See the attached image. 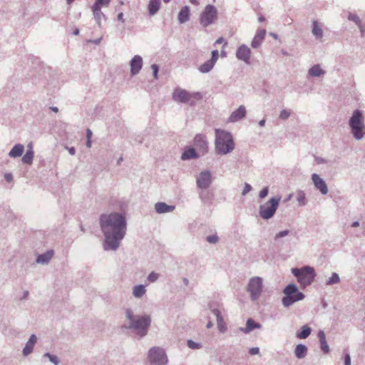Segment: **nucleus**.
Returning a JSON list of instances; mask_svg holds the SVG:
<instances>
[{"label": "nucleus", "instance_id": "2eb2a0df", "mask_svg": "<svg viewBox=\"0 0 365 365\" xmlns=\"http://www.w3.org/2000/svg\"><path fill=\"white\" fill-rule=\"evenodd\" d=\"M251 51L246 45L242 44L237 50L236 57L246 64L250 63Z\"/></svg>", "mask_w": 365, "mask_h": 365}, {"label": "nucleus", "instance_id": "f8f14e48", "mask_svg": "<svg viewBox=\"0 0 365 365\" xmlns=\"http://www.w3.org/2000/svg\"><path fill=\"white\" fill-rule=\"evenodd\" d=\"M212 183V176L210 170H206L200 173L196 180V185L200 190L207 189Z\"/></svg>", "mask_w": 365, "mask_h": 365}, {"label": "nucleus", "instance_id": "37998d69", "mask_svg": "<svg viewBox=\"0 0 365 365\" xmlns=\"http://www.w3.org/2000/svg\"><path fill=\"white\" fill-rule=\"evenodd\" d=\"M289 116H290V112L285 109H283L282 110L280 111L279 118L283 120H285L288 119L289 118Z\"/></svg>", "mask_w": 365, "mask_h": 365}, {"label": "nucleus", "instance_id": "f03ea898", "mask_svg": "<svg viewBox=\"0 0 365 365\" xmlns=\"http://www.w3.org/2000/svg\"><path fill=\"white\" fill-rule=\"evenodd\" d=\"M125 314L126 319L128 321V324L125 325L126 329L133 330L140 338H143L148 334L152 322L150 315H135L130 308L125 310Z\"/></svg>", "mask_w": 365, "mask_h": 365}, {"label": "nucleus", "instance_id": "4468645a", "mask_svg": "<svg viewBox=\"0 0 365 365\" xmlns=\"http://www.w3.org/2000/svg\"><path fill=\"white\" fill-rule=\"evenodd\" d=\"M311 178L315 188L319 190L322 195H327L328 193L329 190L325 181L318 174H312Z\"/></svg>", "mask_w": 365, "mask_h": 365}, {"label": "nucleus", "instance_id": "e433bc0d", "mask_svg": "<svg viewBox=\"0 0 365 365\" xmlns=\"http://www.w3.org/2000/svg\"><path fill=\"white\" fill-rule=\"evenodd\" d=\"M110 1L111 0H96L92 7L101 9L102 7H108Z\"/></svg>", "mask_w": 365, "mask_h": 365}, {"label": "nucleus", "instance_id": "2f4dec72", "mask_svg": "<svg viewBox=\"0 0 365 365\" xmlns=\"http://www.w3.org/2000/svg\"><path fill=\"white\" fill-rule=\"evenodd\" d=\"M34 158V152L31 150H26V153L21 158V161L24 164L31 165Z\"/></svg>", "mask_w": 365, "mask_h": 365}, {"label": "nucleus", "instance_id": "864d4df0", "mask_svg": "<svg viewBox=\"0 0 365 365\" xmlns=\"http://www.w3.org/2000/svg\"><path fill=\"white\" fill-rule=\"evenodd\" d=\"M219 57V53L217 50H214L212 51V57L210 59V61H212V62L215 64Z\"/></svg>", "mask_w": 365, "mask_h": 365}, {"label": "nucleus", "instance_id": "338daca9", "mask_svg": "<svg viewBox=\"0 0 365 365\" xmlns=\"http://www.w3.org/2000/svg\"><path fill=\"white\" fill-rule=\"evenodd\" d=\"M225 41V39L223 37H220L219 38H217L216 41H215V44H220V43H222Z\"/></svg>", "mask_w": 365, "mask_h": 365}, {"label": "nucleus", "instance_id": "412c9836", "mask_svg": "<svg viewBox=\"0 0 365 365\" xmlns=\"http://www.w3.org/2000/svg\"><path fill=\"white\" fill-rule=\"evenodd\" d=\"M190 16V9L188 6H184L180 11L178 20L180 24H184L189 21Z\"/></svg>", "mask_w": 365, "mask_h": 365}, {"label": "nucleus", "instance_id": "f704fd0d", "mask_svg": "<svg viewBox=\"0 0 365 365\" xmlns=\"http://www.w3.org/2000/svg\"><path fill=\"white\" fill-rule=\"evenodd\" d=\"M297 201L300 206H304L306 205V195L303 190H298L297 192Z\"/></svg>", "mask_w": 365, "mask_h": 365}, {"label": "nucleus", "instance_id": "4be33fe9", "mask_svg": "<svg viewBox=\"0 0 365 365\" xmlns=\"http://www.w3.org/2000/svg\"><path fill=\"white\" fill-rule=\"evenodd\" d=\"M262 327V325L256 322L254 319L250 318L246 322V327L245 328H240L241 331L247 334L255 329H260Z\"/></svg>", "mask_w": 365, "mask_h": 365}, {"label": "nucleus", "instance_id": "9b49d317", "mask_svg": "<svg viewBox=\"0 0 365 365\" xmlns=\"http://www.w3.org/2000/svg\"><path fill=\"white\" fill-rule=\"evenodd\" d=\"M217 17V10L216 7L213 5L208 4L205 7L200 14V23L203 27H207L215 22Z\"/></svg>", "mask_w": 365, "mask_h": 365}, {"label": "nucleus", "instance_id": "a19ab883", "mask_svg": "<svg viewBox=\"0 0 365 365\" xmlns=\"http://www.w3.org/2000/svg\"><path fill=\"white\" fill-rule=\"evenodd\" d=\"M187 346L191 349H200L202 348V344L198 342H195L191 339H188L187 341Z\"/></svg>", "mask_w": 365, "mask_h": 365}, {"label": "nucleus", "instance_id": "cd10ccee", "mask_svg": "<svg viewBox=\"0 0 365 365\" xmlns=\"http://www.w3.org/2000/svg\"><path fill=\"white\" fill-rule=\"evenodd\" d=\"M307 353V346L299 344L296 346V348L294 349V354L295 356L299 359H303L305 357Z\"/></svg>", "mask_w": 365, "mask_h": 365}, {"label": "nucleus", "instance_id": "680f3d73", "mask_svg": "<svg viewBox=\"0 0 365 365\" xmlns=\"http://www.w3.org/2000/svg\"><path fill=\"white\" fill-rule=\"evenodd\" d=\"M92 137V131L90 129L86 130V139H91Z\"/></svg>", "mask_w": 365, "mask_h": 365}, {"label": "nucleus", "instance_id": "ddd939ff", "mask_svg": "<svg viewBox=\"0 0 365 365\" xmlns=\"http://www.w3.org/2000/svg\"><path fill=\"white\" fill-rule=\"evenodd\" d=\"M194 146L200 155H205L208 151L207 138L202 134L196 135L194 138Z\"/></svg>", "mask_w": 365, "mask_h": 365}, {"label": "nucleus", "instance_id": "4d7b16f0", "mask_svg": "<svg viewBox=\"0 0 365 365\" xmlns=\"http://www.w3.org/2000/svg\"><path fill=\"white\" fill-rule=\"evenodd\" d=\"M344 365H351V356L348 353L344 355Z\"/></svg>", "mask_w": 365, "mask_h": 365}, {"label": "nucleus", "instance_id": "de8ad7c7", "mask_svg": "<svg viewBox=\"0 0 365 365\" xmlns=\"http://www.w3.org/2000/svg\"><path fill=\"white\" fill-rule=\"evenodd\" d=\"M289 233V231L287 230L281 231V232H278L274 236V240H277L279 238L284 237L287 236Z\"/></svg>", "mask_w": 365, "mask_h": 365}, {"label": "nucleus", "instance_id": "7c9ffc66", "mask_svg": "<svg viewBox=\"0 0 365 365\" xmlns=\"http://www.w3.org/2000/svg\"><path fill=\"white\" fill-rule=\"evenodd\" d=\"M91 9L93 13L94 19L96 20L98 26H101V20L103 19H105L104 14L101 11V9H96V8L91 7Z\"/></svg>", "mask_w": 365, "mask_h": 365}, {"label": "nucleus", "instance_id": "a18cd8bd", "mask_svg": "<svg viewBox=\"0 0 365 365\" xmlns=\"http://www.w3.org/2000/svg\"><path fill=\"white\" fill-rule=\"evenodd\" d=\"M199 197L202 201L206 202L208 200V192L205 191V190H201V191L199 192Z\"/></svg>", "mask_w": 365, "mask_h": 365}, {"label": "nucleus", "instance_id": "f3484780", "mask_svg": "<svg viewBox=\"0 0 365 365\" xmlns=\"http://www.w3.org/2000/svg\"><path fill=\"white\" fill-rule=\"evenodd\" d=\"M246 108L240 106L236 110L233 111L229 117V122L234 123L242 120L245 117Z\"/></svg>", "mask_w": 365, "mask_h": 365}, {"label": "nucleus", "instance_id": "6ab92c4d", "mask_svg": "<svg viewBox=\"0 0 365 365\" xmlns=\"http://www.w3.org/2000/svg\"><path fill=\"white\" fill-rule=\"evenodd\" d=\"M53 250H48L46 252L38 255L36 262L37 264H48L53 257Z\"/></svg>", "mask_w": 365, "mask_h": 365}, {"label": "nucleus", "instance_id": "bf43d9fd", "mask_svg": "<svg viewBox=\"0 0 365 365\" xmlns=\"http://www.w3.org/2000/svg\"><path fill=\"white\" fill-rule=\"evenodd\" d=\"M316 162L318 163V164H322V163H325L327 161L325 159L321 158V157H317L316 158Z\"/></svg>", "mask_w": 365, "mask_h": 365}, {"label": "nucleus", "instance_id": "09e8293b", "mask_svg": "<svg viewBox=\"0 0 365 365\" xmlns=\"http://www.w3.org/2000/svg\"><path fill=\"white\" fill-rule=\"evenodd\" d=\"M252 186L250 184H248L247 182H245L244 189L242 192V195H243V196L246 195L248 192H250L252 190Z\"/></svg>", "mask_w": 365, "mask_h": 365}, {"label": "nucleus", "instance_id": "58836bf2", "mask_svg": "<svg viewBox=\"0 0 365 365\" xmlns=\"http://www.w3.org/2000/svg\"><path fill=\"white\" fill-rule=\"evenodd\" d=\"M43 357H46L48 360L54 365H59V359L56 355L51 354L50 353H45L43 355Z\"/></svg>", "mask_w": 365, "mask_h": 365}, {"label": "nucleus", "instance_id": "c85d7f7f", "mask_svg": "<svg viewBox=\"0 0 365 365\" xmlns=\"http://www.w3.org/2000/svg\"><path fill=\"white\" fill-rule=\"evenodd\" d=\"M160 7V0H150L148 11L150 16L155 15Z\"/></svg>", "mask_w": 365, "mask_h": 365}, {"label": "nucleus", "instance_id": "13d9d810", "mask_svg": "<svg viewBox=\"0 0 365 365\" xmlns=\"http://www.w3.org/2000/svg\"><path fill=\"white\" fill-rule=\"evenodd\" d=\"M249 353L251 355H256L259 353V349L258 347H252L249 350Z\"/></svg>", "mask_w": 365, "mask_h": 365}, {"label": "nucleus", "instance_id": "c9c22d12", "mask_svg": "<svg viewBox=\"0 0 365 365\" xmlns=\"http://www.w3.org/2000/svg\"><path fill=\"white\" fill-rule=\"evenodd\" d=\"M340 282V277L336 272H333L331 276L327 280L326 285H334Z\"/></svg>", "mask_w": 365, "mask_h": 365}, {"label": "nucleus", "instance_id": "8fccbe9b", "mask_svg": "<svg viewBox=\"0 0 365 365\" xmlns=\"http://www.w3.org/2000/svg\"><path fill=\"white\" fill-rule=\"evenodd\" d=\"M151 69L153 70V77L155 79H158V71H159L158 66L157 64H153L151 66Z\"/></svg>", "mask_w": 365, "mask_h": 365}, {"label": "nucleus", "instance_id": "5701e85b", "mask_svg": "<svg viewBox=\"0 0 365 365\" xmlns=\"http://www.w3.org/2000/svg\"><path fill=\"white\" fill-rule=\"evenodd\" d=\"M24 151V146L22 144H16L9 151L8 155L11 158L21 157Z\"/></svg>", "mask_w": 365, "mask_h": 365}, {"label": "nucleus", "instance_id": "79ce46f5", "mask_svg": "<svg viewBox=\"0 0 365 365\" xmlns=\"http://www.w3.org/2000/svg\"><path fill=\"white\" fill-rule=\"evenodd\" d=\"M159 274L158 273H156L155 272H150L148 277H147V280L148 282L150 283H153V282H155L158 278H159Z\"/></svg>", "mask_w": 365, "mask_h": 365}, {"label": "nucleus", "instance_id": "dca6fc26", "mask_svg": "<svg viewBox=\"0 0 365 365\" xmlns=\"http://www.w3.org/2000/svg\"><path fill=\"white\" fill-rule=\"evenodd\" d=\"M130 74L135 76L138 74L143 67V58L139 55H135L130 61Z\"/></svg>", "mask_w": 365, "mask_h": 365}, {"label": "nucleus", "instance_id": "a878e982", "mask_svg": "<svg viewBox=\"0 0 365 365\" xmlns=\"http://www.w3.org/2000/svg\"><path fill=\"white\" fill-rule=\"evenodd\" d=\"M146 292L145 285L138 284L133 287V295L135 298H142Z\"/></svg>", "mask_w": 365, "mask_h": 365}, {"label": "nucleus", "instance_id": "423d86ee", "mask_svg": "<svg viewBox=\"0 0 365 365\" xmlns=\"http://www.w3.org/2000/svg\"><path fill=\"white\" fill-rule=\"evenodd\" d=\"M292 273L304 287L310 285L316 277L314 269L310 266H304L299 269L292 268Z\"/></svg>", "mask_w": 365, "mask_h": 365}, {"label": "nucleus", "instance_id": "0eeeda50", "mask_svg": "<svg viewBox=\"0 0 365 365\" xmlns=\"http://www.w3.org/2000/svg\"><path fill=\"white\" fill-rule=\"evenodd\" d=\"M281 197L275 196L259 207V215L263 220H269L274 215L278 207Z\"/></svg>", "mask_w": 365, "mask_h": 365}, {"label": "nucleus", "instance_id": "3c124183", "mask_svg": "<svg viewBox=\"0 0 365 365\" xmlns=\"http://www.w3.org/2000/svg\"><path fill=\"white\" fill-rule=\"evenodd\" d=\"M268 192H269V187H264L259 193V197L261 198V199H263L267 195H268Z\"/></svg>", "mask_w": 365, "mask_h": 365}, {"label": "nucleus", "instance_id": "4c0bfd02", "mask_svg": "<svg viewBox=\"0 0 365 365\" xmlns=\"http://www.w3.org/2000/svg\"><path fill=\"white\" fill-rule=\"evenodd\" d=\"M347 19L349 21L354 22L358 26H361V24H362L360 18L355 14L349 13Z\"/></svg>", "mask_w": 365, "mask_h": 365}, {"label": "nucleus", "instance_id": "6e6552de", "mask_svg": "<svg viewBox=\"0 0 365 365\" xmlns=\"http://www.w3.org/2000/svg\"><path fill=\"white\" fill-rule=\"evenodd\" d=\"M148 359L151 365H167L168 364V357L165 350L160 346H153L148 350Z\"/></svg>", "mask_w": 365, "mask_h": 365}, {"label": "nucleus", "instance_id": "f257e3e1", "mask_svg": "<svg viewBox=\"0 0 365 365\" xmlns=\"http://www.w3.org/2000/svg\"><path fill=\"white\" fill-rule=\"evenodd\" d=\"M100 225L105 237L103 249L115 251L126 234L125 217L119 212L103 214L100 217Z\"/></svg>", "mask_w": 365, "mask_h": 365}, {"label": "nucleus", "instance_id": "e2e57ef3", "mask_svg": "<svg viewBox=\"0 0 365 365\" xmlns=\"http://www.w3.org/2000/svg\"><path fill=\"white\" fill-rule=\"evenodd\" d=\"M101 39H102V38L101 37V38L95 39V40H88V42H92V43L98 45V44L100 43Z\"/></svg>", "mask_w": 365, "mask_h": 365}, {"label": "nucleus", "instance_id": "393cba45", "mask_svg": "<svg viewBox=\"0 0 365 365\" xmlns=\"http://www.w3.org/2000/svg\"><path fill=\"white\" fill-rule=\"evenodd\" d=\"M317 336H318V338L319 340L320 348H321L322 351L325 354L329 353L330 349H329V346L327 342L326 336H325L324 331L320 330L318 332Z\"/></svg>", "mask_w": 365, "mask_h": 365}, {"label": "nucleus", "instance_id": "052dcab7", "mask_svg": "<svg viewBox=\"0 0 365 365\" xmlns=\"http://www.w3.org/2000/svg\"><path fill=\"white\" fill-rule=\"evenodd\" d=\"M358 27H359V29L360 30V32H361V36L364 37V34H365V29H364V26L361 24V26H358Z\"/></svg>", "mask_w": 365, "mask_h": 365}, {"label": "nucleus", "instance_id": "ea45409f", "mask_svg": "<svg viewBox=\"0 0 365 365\" xmlns=\"http://www.w3.org/2000/svg\"><path fill=\"white\" fill-rule=\"evenodd\" d=\"M217 327L221 333H225L227 330V325L224 321L223 317L217 320Z\"/></svg>", "mask_w": 365, "mask_h": 365}, {"label": "nucleus", "instance_id": "774afa93", "mask_svg": "<svg viewBox=\"0 0 365 365\" xmlns=\"http://www.w3.org/2000/svg\"><path fill=\"white\" fill-rule=\"evenodd\" d=\"M29 291H27V290H26V291H25V292H24V294H23V296H22V297L21 298V300L24 299H26V298L28 297V296H29Z\"/></svg>", "mask_w": 365, "mask_h": 365}, {"label": "nucleus", "instance_id": "9d476101", "mask_svg": "<svg viewBox=\"0 0 365 365\" xmlns=\"http://www.w3.org/2000/svg\"><path fill=\"white\" fill-rule=\"evenodd\" d=\"M192 98L201 99L202 95L199 92L190 93L180 88H175L173 93V99L176 102L182 103H190L192 106L195 103L194 101H191Z\"/></svg>", "mask_w": 365, "mask_h": 365}, {"label": "nucleus", "instance_id": "b1692460", "mask_svg": "<svg viewBox=\"0 0 365 365\" xmlns=\"http://www.w3.org/2000/svg\"><path fill=\"white\" fill-rule=\"evenodd\" d=\"M200 156V155L198 153V152L196 151L195 148H189L182 153L181 159L182 160H186L190 159L197 158Z\"/></svg>", "mask_w": 365, "mask_h": 365}, {"label": "nucleus", "instance_id": "c03bdc74", "mask_svg": "<svg viewBox=\"0 0 365 365\" xmlns=\"http://www.w3.org/2000/svg\"><path fill=\"white\" fill-rule=\"evenodd\" d=\"M206 240L209 243L216 244L219 240V237L216 235H209L206 237Z\"/></svg>", "mask_w": 365, "mask_h": 365}, {"label": "nucleus", "instance_id": "bb28decb", "mask_svg": "<svg viewBox=\"0 0 365 365\" xmlns=\"http://www.w3.org/2000/svg\"><path fill=\"white\" fill-rule=\"evenodd\" d=\"M308 74L312 77H319L325 74V71L322 69L320 65L316 64L309 69Z\"/></svg>", "mask_w": 365, "mask_h": 365}, {"label": "nucleus", "instance_id": "69168bd1", "mask_svg": "<svg viewBox=\"0 0 365 365\" xmlns=\"http://www.w3.org/2000/svg\"><path fill=\"white\" fill-rule=\"evenodd\" d=\"M118 19L119 21H120L121 22H123V23L125 22V19H123V13H119L118 14Z\"/></svg>", "mask_w": 365, "mask_h": 365}, {"label": "nucleus", "instance_id": "603ef678", "mask_svg": "<svg viewBox=\"0 0 365 365\" xmlns=\"http://www.w3.org/2000/svg\"><path fill=\"white\" fill-rule=\"evenodd\" d=\"M265 34H266V31L264 29H261L257 32L255 36H257V38H258L259 39L262 41L265 37Z\"/></svg>", "mask_w": 365, "mask_h": 365}, {"label": "nucleus", "instance_id": "39448f33", "mask_svg": "<svg viewBox=\"0 0 365 365\" xmlns=\"http://www.w3.org/2000/svg\"><path fill=\"white\" fill-rule=\"evenodd\" d=\"M284 296L282 299V305L284 307H289L297 302L304 299V294L299 292L294 284H289L283 290Z\"/></svg>", "mask_w": 365, "mask_h": 365}, {"label": "nucleus", "instance_id": "c756f323", "mask_svg": "<svg viewBox=\"0 0 365 365\" xmlns=\"http://www.w3.org/2000/svg\"><path fill=\"white\" fill-rule=\"evenodd\" d=\"M215 63L212 62V61H210V59L203 63L202 65L200 66L198 68V70L202 73H207L210 72L214 67Z\"/></svg>", "mask_w": 365, "mask_h": 365}, {"label": "nucleus", "instance_id": "a211bd4d", "mask_svg": "<svg viewBox=\"0 0 365 365\" xmlns=\"http://www.w3.org/2000/svg\"><path fill=\"white\" fill-rule=\"evenodd\" d=\"M37 341V337L35 334H31L29 337V339L26 342L24 348L23 349L22 353L23 355L26 356L32 353L34 350V347Z\"/></svg>", "mask_w": 365, "mask_h": 365}, {"label": "nucleus", "instance_id": "7ed1b4c3", "mask_svg": "<svg viewBox=\"0 0 365 365\" xmlns=\"http://www.w3.org/2000/svg\"><path fill=\"white\" fill-rule=\"evenodd\" d=\"M233 137L230 132L215 129V151L217 155H225L235 149Z\"/></svg>", "mask_w": 365, "mask_h": 365}, {"label": "nucleus", "instance_id": "0e129e2a", "mask_svg": "<svg viewBox=\"0 0 365 365\" xmlns=\"http://www.w3.org/2000/svg\"><path fill=\"white\" fill-rule=\"evenodd\" d=\"M68 153H70V155H74L75 153H76V149L74 147H71L70 148H68Z\"/></svg>", "mask_w": 365, "mask_h": 365}, {"label": "nucleus", "instance_id": "1a4fd4ad", "mask_svg": "<svg viewBox=\"0 0 365 365\" xmlns=\"http://www.w3.org/2000/svg\"><path fill=\"white\" fill-rule=\"evenodd\" d=\"M247 292L252 301L255 302L260 297L263 290V279L260 277H251L247 285Z\"/></svg>", "mask_w": 365, "mask_h": 365}, {"label": "nucleus", "instance_id": "aec40b11", "mask_svg": "<svg viewBox=\"0 0 365 365\" xmlns=\"http://www.w3.org/2000/svg\"><path fill=\"white\" fill-rule=\"evenodd\" d=\"M174 205H168L165 202H160L155 205V210L157 213L163 214L172 212L175 210Z\"/></svg>", "mask_w": 365, "mask_h": 365}, {"label": "nucleus", "instance_id": "72a5a7b5", "mask_svg": "<svg viewBox=\"0 0 365 365\" xmlns=\"http://www.w3.org/2000/svg\"><path fill=\"white\" fill-rule=\"evenodd\" d=\"M312 34L317 38H322L323 36L322 29L319 27L317 21H314L312 24Z\"/></svg>", "mask_w": 365, "mask_h": 365}, {"label": "nucleus", "instance_id": "49530a36", "mask_svg": "<svg viewBox=\"0 0 365 365\" xmlns=\"http://www.w3.org/2000/svg\"><path fill=\"white\" fill-rule=\"evenodd\" d=\"M262 41H261L260 39L257 38V36H255V37L253 38V39L252 41L251 45L253 48H257L261 45Z\"/></svg>", "mask_w": 365, "mask_h": 365}, {"label": "nucleus", "instance_id": "473e14b6", "mask_svg": "<svg viewBox=\"0 0 365 365\" xmlns=\"http://www.w3.org/2000/svg\"><path fill=\"white\" fill-rule=\"evenodd\" d=\"M312 329L307 325H304L302 327L300 332L297 334V336L299 339H307L311 334Z\"/></svg>", "mask_w": 365, "mask_h": 365}, {"label": "nucleus", "instance_id": "6e6d98bb", "mask_svg": "<svg viewBox=\"0 0 365 365\" xmlns=\"http://www.w3.org/2000/svg\"><path fill=\"white\" fill-rule=\"evenodd\" d=\"M4 179L6 182H11L14 180L13 175L11 173H5L4 174Z\"/></svg>", "mask_w": 365, "mask_h": 365}, {"label": "nucleus", "instance_id": "20e7f679", "mask_svg": "<svg viewBox=\"0 0 365 365\" xmlns=\"http://www.w3.org/2000/svg\"><path fill=\"white\" fill-rule=\"evenodd\" d=\"M349 125L351 134L356 140H361L365 136V124L364 116L361 110H354L352 115L349 120Z\"/></svg>", "mask_w": 365, "mask_h": 365}, {"label": "nucleus", "instance_id": "5fc2aeb1", "mask_svg": "<svg viewBox=\"0 0 365 365\" xmlns=\"http://www.w3.org/2000/svg\"><path fill=\"white\" fill-rule=\"evenodd\" d=\"M212 312L216 317L217 320L222 317L220 311L217 309H213Z\"/></svg>", "mask_w": 365, "mask_h": 365}]
</instances>
